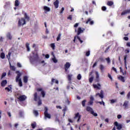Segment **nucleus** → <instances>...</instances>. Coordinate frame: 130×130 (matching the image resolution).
<instances>
[{
    "label": "nucleus",
    "instance_id": "obj_1",
    "mask_svg": "<svg viewBox=\"0 0 130 130\" xmlns=\"http://www.w3.org/2000/svg\"><path fill=\"white\" fill-rule=\"evenodd\" d=\"M29 17L27 15L26 13L24 14V18H20L18 20L19 26H23L26 24V22L28 21Z\"/></svg>",
    "mask_w": 130,
    "mask_h": 130
},
{
    "label": "nucleus",
    "instance_id": "obj_2",
    "mask_svg": "<svg viewBox=\"0 0 130 130\" xmlns=\"http://www.w3.org/2000/svg\"><path fill=\"white\" fill-rule=\"evenodd\" d=\"M16 74H17V76L15 78V81L17 83H18L19 87H22L23 85L22 84V79H21V76H22V73L20 71H16Z\"/></svg>",
    "mask_w": 130,
    "mask_h": 130
},
{
    "label": "nucleus",
    "instance_id": "obj_3",
    "mask_svg": "<svg viewBox=\"0 0 130 130\" xmlns=\"http://www.w3.org/2000/svg\"><path fill=\"white\" fill-rule=\"evenodd\" d=\"M37 59H38V54L33 53V56L30 58L31 62L34 63V61H37Z\"/></svg>",
    "mask_w": 130,
    "mask_h": 130
},
{
    "label": "nucleus",
    "instance_id": "obj_4",
    "mask_svg": "<svg viewBox=\"0 0 130 130\" xmlns=\"http://www.w3.org/2000/svg\"><path fill=\"white\" fill-rule=\"evenodd\" d=\"M87 111H88L89 112H90L93 116H98V114H97L96 113L94 112V111L93 110V109H92L90 107H87L86 108Z\"/></svg>",
    "mask_w": 130,
    "mask_h": 130
},
{
    "label": "nucleus",
    "instance_id": "obj_5",
    "mask_svg": "<svg viewBox=\"0 0 130 130\" xmlns=\"http://www.w3.org/2000/svg\"><path fill=\"white\" fill-rule=\"evenodd\" d=\"M34 100L35 101H37L38 102V105H41V100H40V98L37 96V93H36L34 94Z\"/></svg>",
    "mask_w": 130,
    "mask_h": 130
},
{
    "label": "nucleus",
    "instance_id": "obj_6",
    "mask_svg": "<svg viewBox=\"0 0 130 130\" xmlns=\"http://www.w3.org/2000/svg\"><path fill=\"white\" fill-rule=\"evenodd\" d=\"M45 112H44V115H45V119H46V118L50 119L51 118V116L50 114H49L47 111L48 110V109L47 107L45 108Z\"/></svg>",
    "mask_w": 130,
    "mask_h": 130
},
{
    "label": "nucleus",
    "instance_id": "obj_7",
    "mask_svg": "<svg viewBox=\"0 0 130 130\" xmlns=\"http://www.w3.org/2000/svg\"><path fill=\"white\" fill-rule=\"evenodd\" d=\"M114 125L116 126L117 129L120 130L122 128V124L121 123H118L117 121H116L114 123Z\"/></svg>",
    "mask_w": 130,
    "mask_h": 130
},
{
    "label": "nucleus",
    "instance_id": "obj_8",
    "mask_svg": "<svg viewBox=\"0 0 130 130\" xmlns=\"http://www.w3.org/2000/svg\"><path fill=\"white\" fill-rule=\"evenodd\" d=\"M43 10L44 11V13L45 14H47V13H49V12H50V8L48 7V6H43Z\"/></svg>",
    "mask_w": 130,
    "mask_h": 130
},
{
    "label": "nucleus",
    "instance_id": "obj_9",
    "mask_svg": "<svg viewBox=\"0 0 130 130\" xmlns=\"http://www.w3.org/2000/svg\"><path fill=\"white\" fill-rule=\"evenodd\" d=\"M74 119L77 120V122H79L80 119H81V115L79 113L76 114Z\"/></svg>",
    "mask_w": 130,
    "mask_h": 130
},
{
    "label": "nucleus",
    "instance_id": "obj_10",
    "mask_svg": "<svg viewBox=\"0 0 130 130\" xmlns=\"http://www.w3.org/2000/svg\"><path fill=\"white\" fill-rule=\"evenodd\" d=\"M37 90L38 92H41V94L43 96V97H45V92H44V90H43V89L41 88H38L37 89Z\"/></svg>",
    "mask_w": 130,
    "mask_h": 130
},
{
    "label": "nucleus",
    "instance_id": "obj_11",
    "mask_svg": "<svg viewBox=\"0 0 130 130\" xmlns=\"http://www.w3.org/2000/svg\"><path fill=\"white\" fill-rule=\"evenodd\" d=\"M93 87L94 89L100 90L101 89V84L98 83V84H93Z\"/></svg>",
    "mask_w": 130,
    "mask_h": 130
},
{
    "label": "nucleus",
    "instance_id": "obj_12",
    "mask_svg": "<svg viewBox=\"0 0 130 130\" xmlns=\"http://www.w3.org/2000/svg\"><path fill=\"white\" fill-rule=\"evenodd\" d=\"M19 100H20V101H25V100H26V99H27V96L25 95H20L19 98H18Z\"/></svg>",
    "mask_w": 130,
    "mask_h": 130
},
{
    "label": "nucleus",
    "instance_id": "obj_13",
    "mask_svg": "<svg viewBox=\"0 0 130 130\" xmlns=\"http://www.w3.org/2000/svg\"><path fill=\"white\" fill-rule=\"evenodd\" d=\"M70 67H71V63H70V62H66V63L64 65L66 72L68 71V70H69Z\"/></svg>",
    "mask_w": 130,
    "mask_h": 130
},
{
    "label": "nucleus",
    "instance_id": "obj_14",
    "mask_svg": "<svg viewBox=\"0 0 130 130\" xmlns=\"http://www.w3.org/2000/svg\"><path fill=\"white\" fill-rule=\"evenodd\" d=\"M98 96H99V97H100V98H101L102 99H103L104 98V96H103V91L102 90L101 91V93H98L95 94V97H97Z\"/></svg>",
    "mask_w": 130,
    "mask_h": 130
},
{
    "label": "nucleus",
    "instance_id": "obj_15",
    "mask_svg": "<svg viewBox=\"0 0 130 130\" xmlns=\"http://www.w3.org/2000/svg\"><path fill=\"white\" fill-rule=\"evenodd\" d=\"M85 31V29L82 28L81 27H79L77 31V34L78 35H80L81 33H83Z\"/></svg>",
    "mask_w": 130,
    "mask_h": 130
},
{
    "label": "nucleus",
    "instance_id": "obj_16",
    "mask_svg": "<svg viewBox=\"0 0 130 130\" xmlns=\"http://www.w3.org/2000/svg\"><path fill=\"white\" fill-rule=\"evenodd\" d=\"M53 4L55 9H57L58 8V5H59V1H58V0H56V1L54 2Z\"/></svg>",
    "mask_w": 130,
    "mask_h": 130
},
{
    "label": "nucleus",
    "instance_id": "obj_17",
    "mask_svg": "<svg viewBox=\"0 0 130 130\" xmlns=\"http://www.w3.org/2000/svg\"><path fill=\"white\" fill-rule=\"evenodd\" d=\"M77 39H78L79 40V41H80V42L81 43H83V41H82L81 40V39L80 38V37L79 36H75L74 38V42H76V40H77Z\"/></svg>",
    "mask_w": 130,
    "mask_h": 130
},
{
    "label": "nucleus",
    "instance_id": "obj_18",
    "mask_svg": "<svg viewBox=\"0 0 130 130\" xmlns=\"http://www.w3.org/2000/svg\"><path fill=\"white\" fill-rule=\"evenodd\" d=\"M86 24H90V25H93L94 24V21L92 20L91 19H88L86 21Z\"/></svg>",
    "mask_w": 130,
    "mask_h": 130
},
{
    "label": "nucleus",
    "instance_id": "obj_19",
    "mask_svg": "<svg viewBox=\"0 0 130 130\" xmlns=\"http://www.w3.org/2000/svg\"><path fill=\"white\" fill-rule=\"evenodd\" d=\"M95 76L96 82H99V81H100V79L99 78V73L97 71L95 72Z\"/></svg>",
    "mask_w": 130,
    "mask_h": 130
},
{
    "label": "nucleus",
    "instance_id": "obj_20",
    "mask_svg": "<svg viewBox=\"0 0 130 130\" xmlns=\"http://www.w3.org/2000/svg\"><path fill=\"white\" fill-rule=\"evenodd\" d=\"M129 13H130V9H128L122 12L121 15L123 16L124 15H126V14H129Z\"/></svg>",
    "mask_w": 130,
    "mask_h": 130
},
{
    "label": "nucleus",
    "instance_id": "obj_21",
    "mask_svg": "<svg viewBox=\"0 0 130 130\" xmlns=\"http://www.w3.org/2000/svg\"><path fill=\"white\" fill-rule=\"evenodd\" d=\"M118 80H120V81H121V82H123V83H124L125 82V79H124V77H122V76H120L118 77Z\"/></svg>",
    "mask_w": 130,
    "mask_h": 130
},
{
    "label": "nucleus",
    "instance_id": "obj_22",
    "mask_svg": "<svg viewBox=\"0 0 130 130\" xmlns=\"http://www.w3.org/2000/svg\"><path fill=\"white\" fill-rule=\"evenodd\" d=\"M109 101H110V104H113L116 103V102H117V100L112 99V100H110Z\"/></svg>",
    "mask_w": 130,
    "mask_h": 130
},
{
    "label": "nucleus",
    "instance_id": "obj_23",
    "mask_svg": "<svg viewBox=\"0 0 130 130\" xmlns=\"http://www.w3.org/2000/svg\"><path fill=\"white\" fill-rule=\"evenodd\" d=\"M126 58H127V55H125L124 56V64L126 70L127 69V67H126Z\"/></svg>",
    "mask_w": 130,
    "mask_h": 130
},
{
    "label": "nucleus",
    "instance_id": "obj_24",
    "mask_svg": "<svg viewBox=\"0 0 130 130\" xmlns=\"http://www.w3.org/2000/svg\"><path fill=\"white\" fill-rule=\"evenodd\" d=\"M7 83H8V82L7 81V80H3L1 83V86H2V87H5V86H6V85H7Z\"/></svg>",
    "mask_w": 130,
    "mask_h": 130
},
{
    "label": "nucleus",
    "instance_id": "obj_25",
    "mask_svg": "<svg viewBox=\"0 0 130 130\" xmlns=\"http://www.w3.org/2000/svg\"><path fill=\"white\" fill-rule=\"evenodd\" d=\"M120 72L122 73L123 76H124V75H126V73L125 71L122 69V68L120 67Z\"/></svg>",
    "mask_w": 130,
    "mask_h": 130
},
{
    "label": "nucleus",
    "instance_id": "obj_26",
    "mask_svg": "<svg viewBox=\"0 0 130 130\" xmlns=\"http://www.w3.org/2000/svg\"><path fill=\"white\" fill-rule=\"evenodd\" d=\"M10 63V70H11L12 71H16V68L15 66H12V64H11V63Z\"/></svg>",
    "mask_w": 130,
    "mask_h": 130
},
{
    "label": "nucleus",
    "instance_id": "obj_27",
    "mask_svg": "<svg viewBox=\"0 0 130 130\" xmlns=\"http://www.w3.org/2000/svg\"><path fill=\"white\" fill-rule=\"evenodd\" d=\"M6 36L8 39H12V35H11V33L8 32Z\"/></svg>",
    "mask_w": 130,
    "mask_h": 130
},
{
    "label": "nucleus",
    "instance_id": "obj_28",
    "mask_svg": "<svg viewBox=\"0 0 130 130\" xmlns=\"http://www.w3.org/2000/svg\"><path fill=\"white\" fill-rule=\"evenodd\" d=\"M123 106H124L125 108H127V106H128V102L127 101L124 102Z\"/></svg>",
    "mask_w": 130,
    "mask_h": 130
},
{
    "label": "nucleus",
    "instance_id": "obj_29",
    "mask_svg": "<svg viewBox=\"0 0 130 130\" xmlns=\"http://www.w3.org/2000/svg\"><path fill=\"white\" fill-rule=\"evenodd\" d=\"M0 57L2 59H4L6 57V55L5 54V53L2 52L1 53Z\"/></svg>",
    "mask_w": 130,
    "mask_h": 130
},
{
    "label": "nucleus",
    "instance_id": "obj_30",
    "mask_svg": "<svg viewBox=\"0 0 130 130\" xmlns=\"http://www.w3.org/2000/svg\"><path fill=\"white\" fill-rule=\"evenodd\" d=\"M23 82L24 83H27V82H28V77L24 76L23 77Z\"/></svg>",
    "mask_w": 130,
    "mask_h": 130
},
{
    "label": "nucleus",
    "instance_id": "obj_31",
    "mask_svg": "<svg viewBox=\"0 0 130 130\" xmlns=\"http://www.w3.org/2000/svg\"><path fill=\"white\" fill-rule=\"evenodd\" d=\"M73 77L72 74H69L68 75V79L69 81H72V78Z\"/></svg>",
    "mask_w": 130,
    "mask_h": 130
},
{
    "label": "nucleus",
    "instance_id": "obj_32",
    "mask_svg": "<svg viewBox=\"0 0 130 130\" xmlns=\"http://www.w3.org/2000/svg\"><path fill=\"white\" fill-rule=\"evenodd\" d=\"M60 37H61V34H59L57 37V39H56L57 41H59V40H60Z\"/></svg>",
    "mask_w": 130,
    "mask_h": 130
},
{
    "label": "nucleus",
    "instance_id": "obj_33",
    "mask_svg": "<svg viewBox=\"0 0 130 130\" xmlns=\"http://www.w3.org/2000/svg\"><path fill=\"white\" fill-rule=\"evenodd\" d=\"M52 60L54 63H56L57 62V59L55 58V57L54 56L53 58H52Z\"/></svg>",
    "mask_w": 130,
    "mask_h": 130
},
{
    "label": "nucleus",
    "instance_id": "obj_34",
    "mask_svg": "<svg viewBox=\"0 0 130 130\" xmlns=\"http://www.w3.org/2000/svg\"><path fill=\"white\" fill-rule=\"evenodd\" d=\"M113 5V2L112 1H109L107 3L108 6H112Z\"/></svg>",
    "mask_w": 130,
    "mask_h": 130
},
{
    "label": "nucleus",
    "instance_id": "obj_35",
    "mask_svg": "<svg viewBox=\"0 0 130 130\" xmlns=\"http://www.w3.org/2000/svg\"><path fill=\"white\" fill-rule=\"evenodd\" d=\"M52 83H55L56 84H58V80L56 79H52Z\"/></svg>",
    "mask_w": 130,
    "mask_h": 130
},
{
    "label": "nucleus",
    "instance_id": "obj_36",
    "mask_svg": "<svg viewBox=\"0 0 130 130\" xmlns=\"http://www.w3.org/2000/svg\"><path fill=\"white\" fill-rule=\"evenodd\" d=\"M105 69V67L103 64H101L100 66V69L102 71V72Z\"/></svg>",
    "mask_w": 130,
    "mask_h": 130
},
{
    "label": "nucleus",
    "instance_id": "obj_37",
    "mask_svg": "<svg viewBox=\"0 0 130 130\" xmlns=\"http://www.w3.org/2000/svg\"><path fill=\"white\" fill-rule=\"evenodd\" d=\"M93 80H94V77L91 76L89 79V83H92V82H93Z\"/></svg>",
    "mask_w": 130,
    "mask_h": 130
},
{
    "label": "nucleus",
    "instance_id": "obj_38",
    "mask_svg": "<svg viewBox=\"0 0 130 130\" xmlns=\"http://www.w3.org/2000/svg\"><path fill=\"white\" fill-rule=\"evenodd\" d=\"M31 126L33 128H35V127H36V122H34L33 123H32Z\"/></svg>",
    "mask_w": 130,
    "mask_h": 130
},
{
    "label": "nucleus",
    "instance_id": "obj_39",
    "mask_svg": "<svg viewBox=\"0 0 130 130\" xmlns=\"http://www.w3.org/2000/svg\"><path fill=\"white\" fill-rule=\"evenodd\" d=\"M6 91H7V92H10V91H12V88L11 87H6L5 88Z\"/></svg>",
    "mask_w": 130,
    "mask_h": 130
},
{
    "label": "nucleus",
    "instance_id": "obj_40",
    "mask_svg": "<svg viewBox=\"0 0 130 130\" xmlns=\"http://www.w3.org/2000/svg\"><path fill=\"white\" fill-rule=\"evenodd\" d=\"M26 47L27 48V51H30V47H29V43H26Z\"/></svg>",
    "mask_w": 130,
    "mask_h": 130
},
{
    "label": "nucleus",
    "instance_id": "obj_41",
    "mask_svg": "<svg viewBox=\"0 0 130 130\" xmlns=\"http://www.w3.org/2000/svg\"><path fill=\"white\" fill-rule=\"evenodd\" d=\"M20 5V3L18 0L15 1V7H18Z\"/></svg>",
    "mask_w": 130,
    "mask_h": 130
},
{
    "label": "nucleus",
    "instance_id": "obj_42",
    "mask_svg": "<svg viewBox=\"0 0 130 130\" xmlns=\"http://www.w3.org/2000/svg\"><path fill=\"white\" fill-rule=\"evenodd\" d=\"M7 76V73H3L2 74V77H1V79H4V78H5V77Z\"/></svg>",
    "mask_w": 130,
    "mask_h": 130
},
{
    "label": "nucleus",
    "instance_id": "obj_43",
    "mask_svg": "<svg viewBox=\"0 0 130 130\" xmlns=\"http://www.w3.org/2000/svg\"><path fill=\"white\" fill-rule=\"evenodd\" d=\"M11 52L8 53V55H6V57L8 58V59L10 60V57H11Z\"/></svg>",
    "mask_w": 130,
    "mask_h": 130
},
{
    "label": "nucleus",
    "instance_id": "obj_44",
    "mask_svg": "<svg viewBox=\"0 0 130 130\" xmlns=\"http://www.w3.org/2000/svg\"><path fill=\"white\" fill-rule=\"evenodd\" d=\"M81 79H82V75H81V74H78L77 76V79L81 80Z\"/></svg>",
    "mask_w": 130,
    "mask_h": 130
},
{
    "label": "nucleus",
    "instance_id": "obj_45",
    "mask_svg": "<svg viewBox=\"0 0 130 130\" xmlns=\"http://www.w3.org/2000/svg\"><path fill=\"white\" fill-rule=\"evenodd\" d=\"M86 101H86V100H83V101H82V106H83V107L85 106V104Z\"/></svg>",
    "mask_w": 130,
    "mask_h": 130
},
{
    "label": "nucleus",
    "instance_id": "obj_46",
    "mask_svg": "<svg viewBox=\"0 0 130 130\" xmlns=\"http://www.w3.org/2000/svg\"><path fill=\"white\" fill-rule=\"evenodd\" d=\"M17 66L18 68H22V64L20 62H17Z\"/></svg>",
    "mask_w": 130,
    "mask_h": 130
},
{
    "label": "nucleus",
    "instance_id": "obj_47",
    "mask_svg": "<svg viewBox=\"0 0 130 130\" xmlns=\"http://www.w3.org/2000/svg\"><path fill=\"white\" fill-rule=\"evenodd\" d=\"M106 60H107L108 63H110V58L109 57L106 58Z\"/></svg>",
    "mask_w": 130,
    "mask_h": 130
},
{
    "label": "nucleus",
    "instance_id": "obj_48",
    "mask_svg": "<svg viewBox=\"0 0 130 130\" xmlns=\"http://www.w3.org/2000/svg\"><path fill=\"white\" fill-rule=\"evenodd\" d=\"M50 46L52 49H54L55 48V45L54 44H51Z\"/></svg>",
    "mask_w": 130,
    "mask_h": 130
},
{
    "label": "nucleus",
    "instance_id": "obj_49",
    "mask_svg": "<svg viewBox=\"0 0 130 130\" xmlns=\"http://www.w3.org/2000/svg\"><path fill=\"white\" fill-rule=\"evenodd\" d=\"M34 114L36 116H37L38 115V112L37 111H34Z\"/></svg>",
    "mask_w": 130,
    "mask_h": 130
},
{
    "label": "nucleus",
    "instance_id": "obj_50",
    "mask_svg": "<svg viewBox=\"0 0 130 130\" xmlns=\"http://www.w3.org/2000/svg\"><path fill=\"white\" fill-rule=\"evenodd\" d=\"M90 55V51H88L86 53V56H89Z\"/></svg>",
    "mask_w": 130,
    "mask_h": 130
},
{
    "label": "nucleus",
    "instance_id": "obj_51",
    "mask_svg": "<svg viewBox=\"0 0 130 130\" xmlns=\"http://www.w3.org/2000/svg\"><path fill=\"white\" fill-rule=\"evenodd\" d=\"M90 100L94 101V97L93 96V95H90Z\"/></svg>",
    "mask_w": 130,
    "mask_h": 130
},
{
    "label": "nucleus",
    "instance_id": "obj_52",
    "mask_svg": "<svg viewBox=\"0 0 130 130\" xmlns=\"http://www.w3.org/2000/svg\"><path fill=\"white\" fill-rule=\"evenodd\" d=\"M118 119H120V118H121V117H122V116H121V115H118L117 116Z\"/></svg>",
    "mask_w": 130,
    "mask_h": 130
},
{
    "label": "nucleus",
    "instance_id": "obj_53",
    "mask_svg": "<svg viewBox=\"0 0 130 130\" xmlns=\"http://www.w3.org/2000/svg\"><path fill=\"white\" fill-rule=\"evenodd\" d=\"M68 19L69 20H72V19H73V16L72 15H70L68 17Z\"/></svg>",
    "mask_w": 130,
    "mask_h": 130
},
{
    "label": "nucleus",
    "instance_id": "obj_54",
    "mask_svg": "<svg viewBox=\"0 0 130 130\" xmlns=\"http://www.w3.org/2000/svg\"><path fill=\"white\" fill-rule=\"evenodd\" d=\"M123 39H124V40H125L126 41H127V40H128V37H124L123 38Z\"/></svg>",
    "mask_w": 130,
    "mask_h": 130
},
{
    "label": "nucleus",
    "instance_id": "obj_55",
    "mask_svg": "<svg viewBox=\"0 0 130 130\" xmlns=\"http://www.w3.org/2000/svg\"><path fill=\"white\" fill-rule=\"evenodd\" d=\"M102 10L103 11H106V7L103 6V7L102 8Z\"/></svg>",
    "mask_w": 130,
    "mask_h": 130
},
{
    "label": "nucleus",
    "instance_id": "obj_56",
    "mask_svg": "<svg viewBox=\"0 0 130 130\" xmlns=\"http://www.w3.org/2000/svg\"><path fill=\"white\" fill-rule=\"evenodd\" d=\"M125 53H129V50L128 49H127L125 50Z\"/></svg>",
    "mask_w": 130,
    "mask_h": 130
},
{
    "label": "nucleus",
    "instance_id": "obj_57",
    "mask_svg": "<svg viewBox=\"0 0 130 130\" xmlns=\"http://www.w3.org/2000/svg\"><path fill=\"white\" fill-rule=\"evenodd\" d=\"M63 11H64V8L62 7L61 9L60 13L62 14V13L63 12Z\"/></svg>",
    "mask_w": 130,
    "mask_h": 130
},
{
    "label": "nucleus",
    "instance_id": "obj_58",
    "mask_svg": "<svg viewBox=\"0 0 130 130\" xmlns=\"http://www.w3.org/2000/svg\"><path fill=\"white\" fill-rule=\"evenodd\" d=\"M112 70H113V71H114V72H115V73H117V70H116V69H115V68L113 67Z\"/></svg>",
    "mask_w": 130,
    "mask_h": 130
},
{
    "label": "nucleus",
    "instance_id": "obj_59",
    "mask_svg": "<svg viewBox=\"0 0 130 130\" xmlns=\"http://www.w3.org/2000/svg\"><path fill=\"white\" fill-rule=\"evenodd\" d=\"M126 46H127L128 47H130V42H127L126 44Z\"/></svg>",
    "mask_w": 130,
    "mask_h": 130
},
{
    "label": "nucleus",
    "instance_id": "obj_60",
    "mask_svg": "<svg viewBox=\"0 0 130 130\" xmlns=\"http://www.w3.org/2000/svg\"><path fill=\"white\" fill-rule=\"evenodd\" d=\"M108 78H109L110 80H112V77H111V75L109 74H108Z\"/></svg>",
    "mask_w": 130,
    "mask_h": 130
},
{
    "label": "nucleus",
    "instance_id": "obj_61",
    "mask_svg": "<svg viewBox=\"0 0 130 130\" xmlns=\"http://www.w3.org/2000/svg\"><path fill=\"white\" fill-rule=\"evenodd\" d=\"M97 63H98V62H95L93 64V66H92V68H95V67H96V66H97Z\"/></svg>",
    "mask_w": 130,
    "mask_h": 130
},
{
    "label": "nucleus",
    "instance_id": "obj_62",
    "mask_svg": "<svg viewBox=\"0 0 130 130\" xmlns=\"http://www.w3.org/2000/svg\"><path fill=\"white\" fill-rule=\"evenodd\" d=\"M79 26V23H77L74 25L75 28H77Z\"/></svg>",
    "mask_w": 130,
    "mask_h": 130
},
{
    "label": "nucleus",
    "instance_id": "obj_63",
    "mask_svg": "<svg viewBox=\"0 0 130 130\" xmlns=\"http://www.w3.org/2000/svg\"><path fill=\"white\" fill-rule=\"evenodd\" d=\"M93 101H91V100H90V101H89V104H90V105H92V104H93Z\"/></svg>",
    "mask_w": 130,
    "mask_h": 130
},
{
    "label": "nucleus",
    "instance_id": "obj_64",
    "mask_svg": "<svg viewBox=\"0 0 130 130\" xmlns=\"http://www.w3.org/2000/svg\"><path fill=\"white\" fill-rule=\"evenodd\" d=\"M129 97H130V91L127 94V98H129Z\"/></svg>",
    "mask_w": 130,
    "mask_h": 130
}]
</instances>
